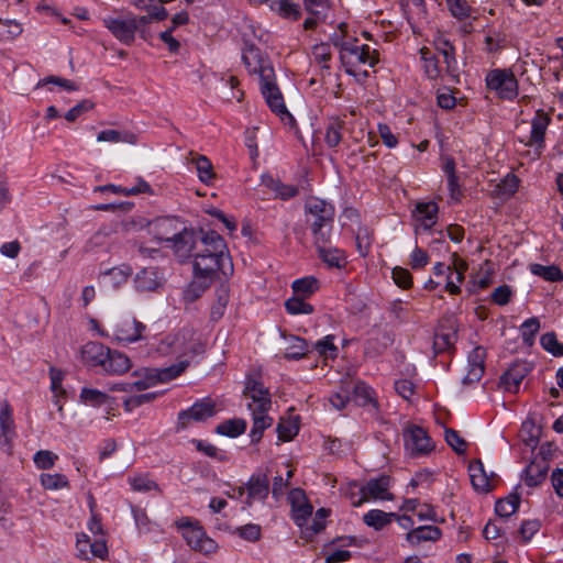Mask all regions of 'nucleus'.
I'll use <instances>...</instances> for the list:
<instances>
[{"instance_id":"a211bd4d","label":"nucleus","mask_w":563,"mask_h":563,"mask_svg":"<svg viewBox=\"0 0 563 563\" xmlns=\"http://www.w3.org/2000/svg\"><path fill=\"white\" fill-rule=\"evenodd\" d=\"M145 325L135 319H123L115 325L114 338L119 342L132 343L142 339Z\"/></svg>"},{"instance_id":"f704fd0d","label":"nucleus","mask_w":563,"mask_h":563,"mask_svg":"<svg viewBox=\"0 0 563 563\" xmlns=\"http://www.w3.org/2000/svg\"><path fill=\"white\" fill-rule=\"evenodd\" d=\"M320 288L319 280L313 276H306L292 282L291 289L294 295L308 298Z\"/></svg>"},{"instance_id":"f257e3e1","label":"nucleus","mask_w":563,"mask_h":563,"mask_svg":"<svg viewBox=\"0 0 563 563\" xmlns=\"http://www.w3.org/2000/svg\"><path fill=\"white\" fill-rule=\"evenodd\" d=\"M305 224L311 232L313 244L331 243L335 208L323 199L311 197L303 206Z\"/></svg>"},{"instance_id":"09e8293b","label":"nucleus","mask_w":563,"mask_h":563,"mask_svg":"<svg viewBox=\"0 0 563 563\" xmlns=\"http://www.w3.org/2000/svg\"><path fill=\"white\" fill-rule=\"evenodd\" d=\"M312 510L313 508L309 503L302 501L301 504H299L292 500V519L297 526L303 527L311 517Z\"/></svg>"},{"instance_id":"473e14b6","label":"nucleus","mask_w":563,"mask_h":563,"mask_svg":"<svg viewBox=\"0 0 563 563\" xmlns=\"http://www.w3.org/2000/svg\"><path fill=\"white\" fill-rule=\"evenodd\" d=\"M230 300L229 288L221 286L216 290V300L210 308V319L218 322L225 313Z\"/></svg>"},{"instance_id":"0eeeda50","label":"nucleus","mask_w":563,"mask_h":563,"mask_svg":"<svg viewBox=\"0 0 563 563\" xmlns=\"http://www.w3.org/2000/svg\"><path fill=\"white\" fill-rule=\"evenodd\" d=\"M404 442L406 450L411 456L428 454L433 450V443L427 431L416 424H409L404 430Z\"/></svg>"},{"instance_id":"c85d7f7f","label":"nucleus","mask_w":563,"mask_h":563,"mask_svg":"<svg viewBox=\"0 0 563 563\" xmlns=\"http://www.w3.org/2000/svg\"><path fill=\"white\" fill-rule=\"evenodd\" d=\"M345 122L339 117L328 119L324 132V142L329 147H336L342 141V131Z\"/></svg>"},{"instance_id":"ddd939ff","label":"nucleus","mask_w":563,"mask_h":563,"mask_svg":"<svg viewBox=\"0 0 563 563\" xmlns=\"http://www.w3.org/2000/svg\"><path fill=\"white\" fill-rule=\"evenodd\" d=\"M199 238V232L181 228L180 231L172 234V246L180 262H185L189 257H194V250Z\"/></svg>"},{"instance_id":"5701e85b","label":"nucleus","mask_w":563,"mask_h":563,"mask_svg":"<svg viewBox=\"0 0 563 563\" xmlns=\"http://www.w3.org/2000/svg\"><path fill=\"white\" fill-rule=\"evenodd\" d=\"M108 349L99 342H88L81 349V356L88 366H100L102 367L104 357L108 356Z\"/></svg>"},{"instance_id":"13d9d810","label":"nucleus","mask_w":563,"mask_h":563,"mask_svg":"<svg viewBox=\"0 0 563 563\" xmlns=\"http://www.w3.org/2000/svg\"><path fill=\"white\" fill-rule=\"evenodd\" d=\"M444 434L448 445L451 446L454 452L463 454L466 451L467 443L460 437L457 431L451 428H445Z\"/></svg>"},{"instance_id":"c03bdc74","label":"nucleus","mask_w":563,"mask_h":563,"mask_svg":"<svg viewBox=\"0 0 563 563\" xmlns=\"http://www.w3.org/2000/svg\"><path fill=\"white\" fill-rule=\"evenodd\" d=\"M285 308L289 314H310L314 311L313 306L306 302L305 297L297 295L286 300Z\"/></svg>"},{"instance_id":"e433bc0d","label":"nucleus","mask_w":563,"mask_h":563,"mask_svg":"<svg viewBox=\"0 0 563 563\" xmlns=\"http://www.w3.org/2000/svg\"><path fill=\"white\" fill-rule=\"evenodd\" d=\"M246 430V421L241 418H233L223 421L218 424L216 428V432L221 435H225L229 438H236L243 434Z\"/></svg>"},{"instance_id":"7ed1b4c3","label":"nucleus","mask_w":563,"mask_h":563,"mask_svg":"<svg viewBox=\"0 0 563 563\" xmlns=\"http://www.w3.org/2000/svg\"><path fill=\"white\" fill-rule=\"evenodd\" d=\"M158 351L163 354H176L179 357L194 358L205 353L206 344L195 336L190 329H183L175 334L167 335L161 341Z\"/></svg>"},{"instance_id":"72a5a7b5","label":"nucleus","mask_w":563,"mask_h":563,"mask_svg":"<svg viewBox=\"0 0 563 563\" xmlns=\"http://www.w3.org/2000/svg\"><path fill=\"white\" fill-rule=\"evenodd\" d=\"M271 10L284 19L292 21L301 16L300 7L289 0H273L271 2Z\"/></svg>"},{"instance_id":"37998d69","label":"nucleus","mask_w":563,"mask_h":563,"mask_svg":"<svg viewBox=\"0 0 563 563\" xmlns=\"http://www.w3.org/2000/svg\"><path fill=\"white\" fill-rule=\"evenodd\" d=\"M199 179L205 184H210L216 175L210 159L203 155H197L192 158Z\"/></svg>"},{"instance_id":"3c124183","label":"nucleus","mask_w":563,"mask_h":563,"mask_svg":"<svg viewBox=\"0 0 563 563\" xmlns=\"http://www.w3.org/2000/svg\"><path fill=\"white\" fill-rule=\"evenodd\" d=\"M305 9L317 19L324 21L330 10L329 0H302Z\"/></svg>"},{"instance_id":"a878e982","label":"nucleus","mask_w":563,"mask_h":563,"mask_svg":"<svg viewBox=\"0 0 563 563\" xmlns=\"http://www.w3.org/2000/svg\"><path fill=\"white\" fill-rule=\"evenodd\" d=\"M134 284L139 291H154L159 287L161 282L156 269L143 268L135 275Z\"/></svg>"},{"instance_id":"f8f14e48","label":"nucleus","mask_w":563,"mask_h":563,"mask_svg":"<svg viewBox=\"0 0 563 563\" xmlns=\"http://www.w3.org/2000/svg\"><path fill=\"white\" fill-rule=\"evenodd\" d=\"M216 415L214 404L210 400L195 402L189 409L178 413V429H186L190 421L201 422Z\"/></svg>"},{"instance_id":"7c9ffc66","label":"nucleus","mask_w":563,"mask_h":563,"mask_svg":"<svg viewBox=\"0 0 563 563\" xmlns=\"http://www.w3.org/2000/svg\"><path fill=\"white\" fill-rule=\"evenodd\" d=\"M549 470V465L545 460H542L540 463L532 461L525 468V482L528 486L534 487L538 486L541 482L545 479L547 473Z\"/></svg>"},{"instance_id":"c756f323","label":"nucleus","mask_w":563,"mask_h":563,"mask_svg":"<svg viewBox=\"0 0 563 563\" xmlns=\"http://www.w3.org/2000/svg\"><path fill=\"white\" fill-rule=\"evenodd\" d=\"M268 410L251 411L253 417V427L250 432L252 443H257L263 437V432L273 423V419L267 415Z\"/></svg>"},{"instance_id":"f03ea898","label":"nucleus","mask_w":563,"mask_h":563,"mask_svg":"<svg viewBox=\"0 0 563 563\" xmlns=\"http://www.w3.org/2000/svg\"><path fill=\"white\" fill-rule=\"evenodd\" d=\"M210 242L214 245L212 254H194V273L196 277L212 278L218 271L224 272L227 255V244L220 234H211Z\"/></svg>"},{"instance_id":"423d86ee","label":"nucleus","mask_w":563,"mask_h":563,"mask_svg":"<svg viewBox=\"0 0 563 563\" xmlns=\"http://www.w3.org/2000/svg\"><path fill=\"white\" fill-rule=\"evenodd\" d=\"M104 27L121 43L130 45L134 42L137 31L136 16L129 13L122 15H109L102 19Z\"/></svg>"},{"instance_id":"dca6fc26","label":"nucleus","mask_w":563,"mask_h":563,"mask_svg":"<svg viewBox=\"0 0 563 563\" xmlns=\"http://www.w3.org/2000/svg\"><path fill=\"white\" fill-rule=\"evenodd\" d=\"M356 42L357 40L353 38L345 48V64H367L369 67H374L378 63L377 52H371L369 46L366 44L357 46Z\"/></svg>"},{"instance_id":"6e6552de","label":"nucleus","mask_w":563,"mask_h":563,"mask_svg":"<svg viewBox=\"0 0 563 563\" xmlns=\"http://www.w3.org/2000/svg\"><path fill=\"white\" fill-rule=\"evenodd\" d=\"M16 435L13 410L8 401H3L0 405V450L11 455Z\"/></svg>"},{"instance_id":"9b49d317","label":"nucleus","mask_w":563,"mask_h":563,"mask_svg":"<svg viewBox=\"0 0 563 563\" xmlns=\"http://www.w3.org/2000/svg\"><path fill=\"white\" fill-rule=\"evenodd\" d=\"M243 396L251 399L247 404L250 411L269 410L272 407L268 389L257 379H247Z\"/></svg>"},{"instance_id":"e2e57ef3","label":"nucleus","mask_w":563,"mask_h":563,"mask_svg":"<svg viewBox=\"0 0 563 563\" xmlns=\"http://www.w3.org/2000/svg\"><path fill=\"white\" fill-rule=\"evenodd\" d=\"M328 515L329 510L324 508L318 509L311 525L306 528V536L310 538L322 531L325 527L324 519L327 518Z\"/></svg>"},{"instance_id":"4be33fe9","label":"nucleus","mask_w":563,"mask_h":563,"mask_svg":"<svg viewBox=\"0 0 563 563\" xmlns=\"http://www.w3.org/2000/svg\"><path fill=\"white\" fill-rule=\"evenodd\" d=\"M130 358L122 352L108 349V356L102 365L103 373L108 375H122L131 368Z\"/></svg>"},{"instance_id":"9d476101","label":"nucleus","mask_w":563,"mask_h":563,"mask_svg":"<svg viewBox=\"0 0 563 563\" xmlns=\"http://www.w3.org/2000/svg\"><path fill=\"white\" fill-rule=\"evenodd\" d=\"M242 60L249 73L258 75L260 79L263 78L265 69H274L267 55L249 41L244 42Z\"/></svg>"},{"instance_id":"680f3d73","label":"nucleus","mask_w":563,"mask_h":563,"mask_svg":"<svg viewBox=\"0 0 563 563\" xmlns=\"http://www.w3.org/2000/svg\"><path fill=\"white\" fill-rule=\"evenodd\" d=\"M58 456L48 450H41L34 454L33 461L37 468L49 470L54 466Z\"/></svg>"},{"instance_id":"a19ab883","label":"nucleus","mask_w":563,"mask_h":563,"mask_svg":"<svg viewBox=\"0 0 563 563\" xmlns=\"http://www.w3.org/2000/svg\"><path fill=\"white\" fill-rule=\"evenodd\" d=\"M540 329L541 324L539 318L531 317L527 319L519 328L522 342L527 346H532L534 344L536 335L538 334Z\"/></svg>"},{"instance_id":"412c9836","label":"nucleus","mask_w":563,"mask_h":563,"mask_svg":"<svg viewBox=\"0 0 563 563\" xmlns=\"http://www.w3.org/2000/svg\"><path fill=\"white\" fill-rule=\"evenodd\" d=\"M319 258L329 268H344L347 264L346 254L339 247H333L330 243L314 244Z\"/></svg>"},{"instance_id":"6ab92c4d","label":"nucleus","mask_w":563,"mask_h":563,"mask_svg":"<svg viewBox=\"0 0 563 563\" xmlns=\"http://www.w3.org/2000/svg\"><path fill=\"white\" fill-rule=\"evenodd\" d=\"M529 372L530 366L526 362H516L501 375L500 384L506 390L517 393Z\"/></svg>"},{"instance_id":"338daca9","label":"nucleus","mask_w":563,"mask_h":563,"mask_svg":"<svg viewBox=\"0 0 563 563\" xmlns=\"http://www.w3.org/2000/svg\"><path fill=\"white\" fill-rule=\"evenodd\" d=\"M484 42L486 45V51L489 53H495L505 46V36H503L497 31H492L485 36Z\"/></svg>"},{"instance_id":"c9c22d12","label":"nucleus","mask_w":563,"mask_h":563,"mask_svg":"<svg viewBox=\"0 0 563 563\" xmlns=\"http://www.w3.org/2000/svg\"><path fill=\"white\" fill-rule=\"evenodd\" d=\"M309 352V345L305 339L296 335L289 336V344L286 349L284 357L286 360L299 361Z\"/></svg>"},{"instance_id":"79ce46f5","label":"nucleus","mask_w":563,"mask_h":563,"mask_svg":"<svg viewBox=\"0 0 563 563\" xmlns=\"http://www.w3.org/2000/svg\"><path fill=\"white\" fill-rule=\"evenodd\" d=\"M421 59L423 62V70L429 79H437L440 76L439 59L427 47L420 49Z\"/></svg>"},{"instance_id":"69168bd1","label":"nucleus","mask_w":563,"mask_h":563,"mask_svg":"<svg viewBox=\"0 0 563 563\" xmlns=\"http://www.w3.org/2000/svg\"><path fill=\"white\" fill-rule=\"evenodd\" d=\"M391 276L397 286L407 289L412 285V276L407 268L395 267L393 268Z\"/></svg>"},{"instance_id":"4468645a","label":"nucleus","mask_w":563,"mask_h":563,"mask_svg":"<svg viewBox=\"0 0 563 563\" xmlns=\"http://www.w3.org/2000/svg\"><path fill=\"white\" fill-rule=\"evenodd\" d=\"M184 538L186 539L188 545H190L194 550L205 554L212 553L218 548L214 540L209 538L206 534L203 528L198 525L188 522L186 526H184Z\"/></svg>"},{"instance_id":"4d7b16f0","label":"nucleus","mask_w":563,"mask_h":563,"mask_svg":"<svg viewBox=\"0 0 563 563\" xmlns=\"http://www.w3.org/2000/svg\"><path fill=\"white\" fill-rule=\"evenodd\" d=\"M346 27H347V24L342 22L339 24V31L340 32H334L331 36H330V42L340 49V54H341V60L342 63H346L345 62V48L349 46V44L351 43V41H345L344 37H345V33H346Z\"/></svg>"},{"instance_id":"f3484780","label":"nucleus","mask_w":563,"mask_h":563,"mask_svg":"<svg viewBox=\"0 0 563 563\" xmlns=\"http://www.w3.org/2000/svg\"><path fill=\"white\" fill-rule=\"evenodd\" d=\"M486 350L483 346H476L468 354V371L464 376L463 385L477 383L485 372Z\"/></svg>"},{"instance_id":"393cba45","label":"nucleus","mask_w":563,"mask_h":563,"mask_svg":"<svg viewBox=\"0 0 563 563\" xmlns=\"http://www.w3.org/2000/svg\"><path fill=\"white\" fill-rule=\"evenodd\" d=\"M441 530L435 526H421L408 531L406 540L411 545H418L424 541H437L441 538Z\"/></svg>"},{"instance_id":"cd10ccee","label":"nucleus","mask_w":563,"mask_h":563,"mask_svg":"<svg viewBox=\"0 0 563 563\" xmlns=\"http://www.w3.org/2000/svg\"><path fill=\"white\" fill-rule=\"evenodd\" d=\"M396 517L395 512H385L380 509H372L363 516V522L376 531L383 530L390 525Z\"/></svg>"},{"instance_id":"aec40b11","label":"nucleus","mask_w":563,"mask_h":563,"mask_svg":"<svg viewBox=\"0 0 563 563\" xmlns=\"http://www.w3.org/2000/svg\"><path fill=\"white\" fill-rule=\"evenodd\" d=\"M551 118L543 110H538L531 121V133L527 145L540 150L544 146V135Z\"/></svg>"},{"instance_id":"bf43d9fd","label":"nucleus","mask_w":563,"mask_h":563,"mask_svg":"<svg viewBox=\"0 0 563 563\" xmlns=\"http://www.w3.org/2000/svg\"><path fill=\"white\" fill-rule=\"evenodd\" d=\"M333 341V335H327L313 344V350L317 351L320 355L335 357L338 347L334 345Z\"/></svg>"},{"instance_id":"774afa93","label":"nucleus","mask_w":563,"mask_h":563,"mask_svg":"<svg viewBox=\"0 0 563 563\" xmlns=\"http://www.w3.org/2000/svg\"><path fill=\"white\" fill-rule=\"evenodd\" d=\"M236 533L244 540L255 542L261 537V527L258 525L247 523L236 528Z\"/></svg>"},{"instance_id":"39448f33","label":"nucleus","mask_w":563,"mask_h":563,"mask_svg":"<svg viewBox=\"0 0 563 563\" xmlns=\"http://www.w3.org/2000/svg\"><path fill=\"white\" fill-rule=\"evenodd\" d=\"M486 87L494 91L498 98L514 100L518 96V80L510 69L495 68L489 70L485 77Z\"/></svg>"},{"instance_id":"58836bf2","label":"nucleus","mask_w":563,"mask_h":563,"mask_svg":"<svg viewBox=\"0 0 563 563\" xmlns=\"http://www.w3.org/2000/svg\"><path fill=\"white\" fill-rule=\"evenodd\" d=\"M530 272L547 282L556 283L563 280V273L556 265L545 266L542 264L533 263L530 265Z\"/></svg>"},{"instance_id":"2f4dec72","label":"nucleus","mask_w":563,"mask_h":563,"mask_svg":"<svg viewBox=\"0 0 563 563\" xmlns=\"http://www.w3.org/2000/svg\"><path fill=\"white\" fill-rule=\"evenodd\" d=\"M177 224H179V222L175 218L165 217L156 219L153 222L156 238L161 241L169 242L172 240V234L180 231V229L177 228Z\"/></svg>"},{"instance_id":"8fccbe9b","label":"nucleus","mask_w":563,"mask_h":563,"mask_svg":"<svg viewBox=\"0 0 563 563\" xmlns=\"http://www.w3.org/2000/svg\"><path fill=\"white\" fill-rule=\"evenodd\" d=\"M541 346L555 357L563 356V343L558 341L554 332H547L540 338Z\"/></svg>"},{"instance_id":"864d4df0","label":"nucleus","mask_w":563,"mask_h":563,"mask_svg":"<svg viewBox=\"0 0 563 563\" xmlns=\"http://www.w3.org/2000/svg\"><path fill=\"white\" fill-rule=\"evenodd\" d=\"M451 14L457 20H464L471 16L472 8L466 0H445Z\"/></svg>"},{"instance_id":"de8ad7c7","label":"nucleus","mask_w":563,"mask_h":563,"mask_svg":"<svg viewBox=\"0 0 563 563\" xmlns=\"http://www.w3.org/2000/svg\"><path fill=\"white\" fill-rule=\"evenodd\" d=\"M519 179L514 174H507L496 187L497 195L503 199L510 198L518 189Z\"/></svg>"},{"instance_id":"20e7f679","label":"nucleus","mask_w":563,"mask_h":563,"mask_svg":"<svg viewBox=\"0 0 563 563\" xmlns=\"http://www.w3.org/2000/svg\"><path fill=\"white\" fill-rule=\"evenodd\" d=\"M263 73V78L260 79V87L266 104L271 111L283 121L287 119L290 123L295 122L294 117L287 110L283 93L277 86L275 70L265 69Z\"/></svg>"},{"instance_id":"ea45409f","label":"nucleus","mask_w":563,"mask_h":563,"mask_svg":"<svg viewBox=\"0 0 563 563\" xmlns=\"http://www.w3.org/2000/svg\"><path fill=\"white\" fill-rule=\"evenodd\" d=\"M437 49L443 55L444 63L446 65V71L451 76L457 74V62L455 58V48L448 40H440L438 42Z\"/></svg>"},{"instance_id":"0e129e2a","label":"nucleus","mask_w":563,"mask_h":563,"mask_svg":"<svg viewBox=\"0 0 563 563\" xmlns=\"http://www.w3.org/2000/svg\"><path fill=\"white\" fill-rule=\"evenodd\" d=\"M299 431V426L295 421H282L277 426L278 438L283 441H289Z\"/></svg>"},{"instance_id":"603ef678","label":"nucleus","mask_w":563,"mask_h":563,"mask_svg":"<svg viewBox=\"0 0 563 563\" xmlns=\"http://www.w3.org/2000/svg\"><path fill=\"white\" fill-rule=\"evenodd\" d=\"M188 365H189V360L184 358V360H179L176 364H173V365L164 367V368H159L161 376H162V383H167L169 380L177 378L185 372V369L188 367Z\"/></svg>"},{"instance_id":"6e6d98bb","label":"nucleus","mask_w":563,"mask_h":563,"mask_svg":"<svg viewBox=\"0 0 563 563\" xmlns=\"http://www.w3.org/2000/svg\"><path fill=\"white\" fill-rule=\"evenodd\" d=\"M159 395V393H145L140 395L130 396L123 401L124 409L126 411H132L135 408L152 402L156 399V397Z\"/></svg>"},{"instance_id":"5fc2aeb1","label":"nucleus","mask_w":563,"mask_h":563,"mask_svg":"<svg viewBox=\"0 0 563 563\" xmlns=\"http://www.w3.org/2000/svg\"><path fill=\"white\" fill-rule=\"evenodd\" d=\"M41 484L45 489H59L68 486V479L63 474H42L41 477Z\"/></svg>"},{"instance_id":"4c0bfd02","label":"nucleus","mask_w":563,"mask_h":563,"mask_svg":"<svg viewBox=\"0 0 563 563\" xmlns=\"http://www.w3.org/2000/svg\"><path fill=\"white\" fill-rule=\"evenodd\" d=\"M520 505V496L517 493L509 494L506 498L496 501L495 512L503 518H508L515 514Z\"/></svg>"},{"instance_id":"1a4fd4ad","label":"nucleus","mask_w":563,"mask_h":563,"mask_svg":"<svg viewBox=\"0 0 563 563\" xmlns=\"http://www.w3.org/2000/svg\"><path fill=\"white\" fill-rule=\"evenodd\" d=\"M389 485H390L389 476L384 475L378 478L369 479L363 487H361L360 497L357 499H354L352 497V505L354 507H360L369 497L374 498V499H383V500L393 499L391 494L388 493Z\"/></svg>"},{"instance_id":"49530a36","label":"nucleus","mask_w":563,"mask_h":563,"mask_svg":"<svg viewBox=\"0 0 563 563\" xmlns=\"http://www.w3.org/2000/svg\"><path fill=\"white\" fill-rule=\"evenodd\" d=\"M21 24L15 20L0 18V40L12 41L22 33Z\"/></svg>"},{"instance_id":"2eb2a0df","label":"nucleus","mask_w":563,"mask_h":563,"mask_svg":"<svg viewBox=\"0 0 563 563\" xmlns=\"http://www.w3.org/2000/svg\"><path fill=\"white\" fill-rule=\"evenodd\" d=\"M247 497L246 506H252L255 500H265L269 494V481L266 473L256 472L245 483Z\"/></svg>"},{"instance_id":"b1692460","label":"nucleus","mask_w":563,"mask_h":563,"mask_svg":"<svg viewBox=\"0 0 563 563\" xmlns=\"http://www.w3.org/2000/svg\"><path fill=\"white\" fill-rule=\"evenodd\" d=\"M415 211L424 230H430L437 223L439 207L434 201L418 202Z\"/></svg>"},{"instance_id":"bb28decb","label":"nucleus","mask_w":563,"mask_h":563,"mask_svg":"<svg viewBox=\"0 0 563 563\" xmlns=\"http://www.w3.org/2000/svg\"><path fill=\"white\" fill-rule=\"evenodd\" d=\"M263 184L275 192V196L282 200H288L298 195L299 190L297 186L284 184L272 176H264Z\"/></svg>"},{"instance_id":"a18cd8bd","label":"nucleus","mask_w":563,"mask_h":563,"mask_svg":"<svg viewBox=\"0 0 563 563\" xmlns=\"http://www.w3.org/2000/svg\"><path fill=\"white\" fill-rule=\"evenodd\" d=\"M80 401L92 407H100L108 402L109 396L98 389L84 387L79 395Z\"/></svg>"},{"instance_id":"052dcab7","label":"nucleus","mask_w":563,"mask_h":563,"mask_svg":"<svg viewBox=\"0 0 563 563\" xmlns=\"http://www.w3.org/2000/svg\"><path fill=\"white\" fill-rule=\"evenodd\" d=\"M314 60L322 66L323 69H330L329 60L331 59V49L328 43H319L312 47Z\"/></svg>"}]
</instances>
